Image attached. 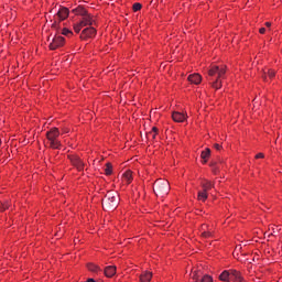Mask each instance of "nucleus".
Wrapping results in <instances>:
<instances>
[{
    "label": "nucleus",
    "instance_id": "obj_2",
    "mask_svg": "<svg viewBox=\"0 0 282 282\" xmlns=\"http://www.w3.org/2000/svg\"><path fill=\"white\" fill-rule=\"evenodd\" d=\"M73 12H75V14H82V20L78 22V23H75L73 25L74 28V32H76V34H79L80 33V30H83V28H87V25H94L95 21H94V18L89 14H87V11L85 10H78V9H75L73 10Z\"/></svg>",
    "mask_w": 282,
    "mask_h": 282
},
{
    "label": "nucleus",
    "instance_id": "obj_32",
    "mask_svg": "<svg viewBox=\"0 0 282 282\" xmlns=\"http://www.w3.org/2000/svg\"><path fill=\"white\" fill-rule=\"evenodd\" d=\"M259 32H260V34H265V28H261V29L259 30Z\"/></svg>",
    "mask_w": 282,
    "mask_h": 282
},
{
    "label": "nucleus",
    "instance_id": "obj_31",
    "mask_svg": "<svg viewBox=\"0 0 282 282\" xmlns=\"http://www.w3.org/2000/svg\"><path fill=\"white\" fill-rule=\"evenodd\" d=\"M263 158H264L263 153H258V154L256 155V160H261V159H263Z\"/></svg>",
    "mask_w": 282,
    "mask_h": 282
},
{
    "label": "nucleus",
    "instance_id": "obj_15",
    "mask_svg": "<svg viewBox=\"0 0 282 282\" xmlns=\"http://www.w3.org/2000/svg\"><path fill=\"white\" fill-rule=\"evenodd\" d=\"M202 276H204V272H202V270H196L192 273V279L195 282H200L202 281Z\"/></svg>",
    "mask_w": 282,
    "mask_h": 282
},
{
    "label": "nucleus",
    "instance_id": "obj_25",
    "mask_svg": "<svg viewBox=\"0 0 282 282\" xmlns=\"http://www.w3.org/2000/svg\"><path fill=\"white\" fill-rule=\"evenodd\" d=\"M200 282H213V276H210L208 274H204L200 278Z\"/></svg>",
    "mask_w": 282,
    "mask_h": 282
},
{
    "label": "nucleus",
    "instance_id": "obj_34",
    "mask_svg": "<svg viewBox=\"0 0 282 282\" xmlns=\"http://www.w3.org/2000/svg\"><path fill=\"white\" fill-rule=\"evenodd\" d=\"M0 147H1V140H0Z\"/></svg>",
    "mask_w": 282,
    "mask_h": 282
},
{
    "label": "nucleus",
    "instance_id": "obj_30",
    "mask_svg": "<svg viewBox=\"0 0 282 282\" xmlns=\"http://www.w3.org/2000/svg\"><path fill=\"white\" fill-rule=\"evenodd\" d=\"M214 149H216V151H221V145L216 143L214 144Z\"/></svg>",
    "mask_w": 282,
    "mask_h": 282
},
{
    "label": "nucleus",
    "instance_id": "obj_24",
    "mask_svg": "<svg viewBox=\"0 0 282 282\" xmlns=\"http://www.w3.org/2000/svg\"><path fill=\"white\" fill-rule=\"evenodd\" d=\"M209 166L212 167V171H213V173H215V175H217V173H219L220 167L217 165V162H212L209 164Z\"/></svg>",
    "mask_w": 282,
    "mask_h": 282
},
{
    "label": "nucleus",
    "instance_id": "obj_23",
    "mask_svg": "<svg viewBox=\"0 0 282 282\" xmlns=\"http://www.w3.org/2000/svg\"><path fill=\"white\" fill-rule=\"evenodd\" d=\"M87 268L90 272H98V270H100V267L99 265H96L94 263H88L87 264Z\"/></svg>",
    "mask_w": 282,
    "mask_h": 282
},
{
    "label": "nucleus",
    "instance_id": "obj_11",
    "mask_svg": "<svg viewBox=\"0 0 282 282\" xmlns=\"http://www.w3.org/2000/svg\"><path fill=\"white\" fill-rule=\"evenodd\" d=\"M187 80L193 85H199L202 83V75L194 73L187 77Z\"/></svg>",
    "mask_w": 282,
    "mask_h": 282
},
{
    "label": "nucleus",
    "instance_id": "obj_5",
    "mask_svg": "<svg viewBox=\"0 0 282 282\" xmlns=\"http://www.w3.org/2000/svg\"><path fill=\"white\" fill-rule=\"evenodd\" d=\"M59 135L61 131H58V128H53L46 132V138L51 149H61V142L58 141Z\"/></svg>",
    "mask_w": 282,
    "mask_h": 282
},
{
    "label": "nucleus",
    "instance_id": "obj_13",
    "mask_svg": "<svg viewBox=\"0 0 282 282\" xmlns=\"http://www.w3.org/2000/svg\"><path fill=\"white\" fill-rule=\"evenodd\" d=\"M105 275L108 276V279H111V276L116 275V267L109 265L105 268Z\"/></svg>",
    "mask_w": 282,
    "mask_h": 282
},
{
    "label": "nucleus",
    "instance_id": "obj_33",
    "mask_svg": "<svg viewBox=\"0 0 282 282\" xmlns=\"http://www.w3.org/2000/svg\"><path fill=\"white\" fill-rule=\"evenodd\" d=\"M265 26H267V28H271V26H272V23L265 22Z\"/></svg>",
    "mask_w": 282,
    "mask_h": 282
},
{
    "label": "nucleus",
    "instance_id": "obj_8",
    "mask_svg": "<svg viewBox=\"0 0 282 282\" xmlns=\"http://www.w3.org/2000/svg\"><path fill=\"white\" fill-rule=\"evenodd\" d=\"M96 36V29L94 26L86 28L82 31L80 39L83 41L87 39H94Z\"/></svg>",
    "mask_w": 282,
    "mask_h": 282
},
{
    "label": "nucleus",
    "instance_id": "obj_27",
    "mask_svg": "<svg viewBox=\"0 0 282 282\" xmlns=\"http://www.w3.org/2000/svg\"><path fill=\"white\" fill-rule=\"evenodd\" d=\"M132 8H133V11H134V12H138V11L142 10V4H140V3L137 2V3L133 4Z\"/></svg>",
    "mask_w": 282,
    "mask_h": 282
},
{
    "label": "nucleus",
    "instance_id": "obj_3",
    "mask_svg": "<svg viewBox=\"0 0 282 282\" xmlns=\"http://www.w3.org/2000/svg\"><path fill=\"white\" fill-rule=\"evenodd\" d=\"M118 204H120L118 192H108L102 199V207L105 210H116Z\"/></svg>",
    "mask_w": 282,
    "mask_h": 282
},
{
    "label": "nucleus",
    "instance_id": "obj_9",
    "mask_svg": "<svg viewBox=\"0 0 282 282\" xmlns=\"http://www.w3.org/2000/svg\"><path fill=\"white\" fill-rule=\"evenodd\" d=\"M70 162H72L73 166H76L77 171H84L85 163L83 162V160H80V158L72 156Z\"/></svg>",
    "mask_w": 282,
    "mask_h": 282
},
{
    "label": "nucleus",
    "instance_id": "obj_6",
    "mask_svg": "<svg viewBox=\"0 0 282 282\" xmlns=\"http://www.w3.org/2000/svg\"><path fill=\"white\" fill-rule=\"evenodd\" d=\"M68 17H69V9L61 8L55 15V23L52 25V28L56 29V22L65 21V19H67Z\"/></svg>",
    "mask_w": 282,
    "mask_h": 282
},
{
    "label": "nucleus",
    "instance_id": "obj_10",
    "mask_svg": "<svg viewBox=\"0 0 282 282\" xmlns=\"http://www.w3.org/2000/svg\"><path fill=\"white\" fill-rule=\"evenodd\" d=\"M230 281L234 282H243V275H241V272L237 270H230Z\"/></svg>",
    "mask_w": 282,
    "mask_h": 282
},
{
    "label": "nucleus",
    "instance_id": "obj_26",
    "mask_svg": "<svg viewBox=\"0 0 282 282\" xmlns=\"http://www.w3.org/2000/svg\"><path fill=\"white\" fill-rule=\"evenodd\" d=\"M111 173H112L111 163H107V164H106V169H105V174H106V175H111Z\"/></svg>",
    "mask_w": 282,
    "mask_h": 282
},
{
    "label": "nucleus",
    "instance_id": "obj_18",
    "mask_svg": "<svg viewBox=\"0 0 282 282\" xmlns=\"http://www.w3.org/2000/svg\"><path fill=\"white\" fill-rule=\"evenodd\" d=\"M220 281H225L228 282L230 281V270H225L221 272V274L219 275Z\"/></svg>",
    "mask_w": 282,
    "mask_h": 282
},
{
    "label": "nucleus",
    "instance_id": "obj_17",
    "mask_svg": "<svg viewBox=\"0 0 282 282\" xmlns=\"http://www.w3.org/2000/svg\"><path fill=\"white\" fill-rule=\"evenodd\" d=\"M197 198H198V202H206V199H208V192H206L205 189L199 191Z\"/></svg>",
    "mask_w": 282,
    "mask_h": 282
},
{
    "label": "nucleus",
    "instance_id": "obj_22",
    "mask_svg": "<svg viewBox=\"0 0 282 282\" xmlns=\"http://www.w3.org/2000/svg\"><path fill=\"white\" fill-rule=\"evenodd\" d=\"M202 187H203V191L208 193V191H210V188H213V182L205 181L202 183Z\"/></svg>",
    "mask_w": 282,
    "mask_h": 282
},
{
    "label": "nucleus",
    "instance_id": "obj_14",
    "mask_svg": "<svg viewBox=\"0 0 282 282\" xmlns=\"http://www.w3.org/2000/svg\"><path fill=\"white\" fill-rule=\"evenodd\" d=\"M151 279H153V273L145 271L140 275L141 282H151Z\"/></svg>",
    "mask_w": 282,
    "mask_h": 282
},
{
    "label": "nucleus",
    "instance_id": "obj_29",
    "mask_svg": "<svg viewBox=\"0 0 282 282\" xmlns=\"http://www.w3.org/2000/svg\"><path fill=\"white\" fill-rule=\"evenodd\" d=\"M202 235H203V237H205V238H208V237H212V236H213V234H212L210 231H204Z\"/></svg>",
    "mask_w": 282,
    "mask_h": 282
},
{
    "label": "nucleus",
    "instance_id": "obj_16",
    "mask_svg": "<svg viewBox=\"0 0 282 282\" xmlns=\"http://www.w3.org/2000/svg\"><path fill=\"white\" fill-rule=\"evenodd\" d=\"M269 78H274V76H276V72L272 70V69H267L264 70L263 75H262V78L263 80H268V76Z\"/></svg>",
    "mask_w": 282,
    "mask_h": 282
},
{
    "label": "nucleus",
    "instance_id": "obj_7",
    "mask_svg": "<svg viewBox=\"0 0 282 282\" xmlns=\"http://www.w3.org/2000/svg\"><path fill=\"white\" fill-rule=\"evenodd\" d=\"M63 45H65V37L57 35L53 37L50 50H58V47H63Z\"/></svg>",
    "mask_w": 282,
    "mask_h": 282
},
{
    "label": "nucleus",
    "instance_id": "obj_21",
    "mask_svg": "<svg viewBox=\"0 0 282 282\" xmlns=\"http://www.w3.org/2000/svg\"><path fill=\"white\" fill-rule=\"evenodd\" d=\"M148 140H155V137L158 135V128L153 127L150 132L147 133Z\"/></svg>",
    "mask_w": 282,
    "mask_h": 282
},
{
    "label": "nucleus",
    "instance_id": "obj_1",
    "mask_svg": "<svg viewBox=\"0 0 282 282\" xmlns=\"http://www.w3.org/2000/svg\"><path fill=\"white\" fill-rule=\"evenodd\" d=\"M226 76V66H212L208 70L207 80L214 89H221V78Z\"/></svg>",
    "mask_w": 282,
    "mask_h": 282
},
{
    "label": "nucleus",
    "instance_id": "obj_28",
    "mask_svg": "<svg viewBox=\"0 0 282 282\" xmlns=\"http://www.w3.org/2000/svg\"><path fill=\"white\" fill-rule=\"evenodd\" d=\"M62 34H63L64 36H68V34H74V33H73L69 29H63Z\"/></svg>",
    "mask_w": 282,
    "mask_h": 282
},
{
    "label": "nucleus",
    "instance_id": "obj_4",
    "mask_svg": "<svg viewBox=\"0 0 282 282\" xmlns=\"http://www.w3.org/2000/svg\"><path fill=\"white\" fill-rule=\"evenodd\" d=\"M153 191L155 195L164 197L169 195V192L171 191V185L169 184V181L159 178L154 183Z\"/></svg>",
    "mask_w": 282,
    "mask_h": 282
},
{
    "label": "nucleus",
    "instance_id": "obj_20",
    "mask_svg": "<svg viewBox=\"0 0 282 282\" xmlns=\"http://www.w3.org/2000/svg\"><path fill=\"white\" fill-rule=\"evenodd\" d=\"M123 182H126L127 184H131L133 176L131 171H127L123 175H122Z\"/></svg>",
    "mask_w": 282,
    "mask_h": 282
},
{
    "label": "nucleus",
    "instance_id": "obj_19",
    "mask_svg": "<svg viewBox=\"0 0 282 282\" xmlns=\"http://www.w3.org/2000/svg\"><path fill=\"white\" fill-rule=\"evenodd\" d=\"M200 158L204 160V164H206V162H208V158H210V149L206 148L205 151L202 152Z\"/></svg>",
    "mask_w": 282,
    "mask_h": 282
},
{
    "label": "nucleus",
    "instance_id": "obj_12",
    "mask_svg": "<svg viewBox=\"0 0 282 282\" xmlns=\"http://www.w3.org/2000/svg\"><path fill=\"white\" fill-rule=\"evenodd\" d=\"M172 119L174 120V122H184V120H186V115L182 112H173Z\"/></svg>",
    "mask_w": 282,
    "mask_h": 282
}]
</instances>
